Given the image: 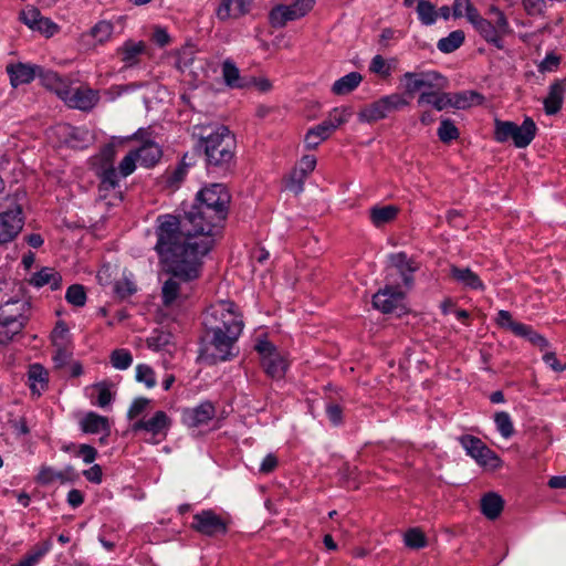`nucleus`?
Masks as SVG:
<instances>
[{
    "mask_svg": "<svg viewBox=\"0 0 566 566\" xmlns=\"http://www.w3.org/2000/svg\"><path fill=\"white\" fill-rule=\"evenodd\" d=\"M156 237L155 250L169 274L161 289L163 303L171 306L189 296L191 282L200 276L201 259L212 249L213 241H185L171 235L169 231L157 229Z\"/></svg>",
    "mask_w": 566,
    "mask_h": 566,
    "instance_id": "obj_1",
    "label": "nucleus"
},
{
    "mask_svg": "<svg viewBox=\"0 0 566 566\" xmlns=\"http://www.w3.org/2000/svg\"><path fill=\"white\" fill-rule=\"evenodd\" d=\"M230 195L221 184H213L198 193V203L184 216L164 214L157 218V230L169 231L185 241L213 240L214 229L227 218Z\"/></svg>",
    "mask_w": 566,
    "mask_h": 566,
    "instance_id": "obj_2",
    "label": "nucleus"
},
{
    "mask_svg": "<svg viewBox=\"0 0 566 566\" xmlns=\"http://www.w3.org/2000/svg\"><path fill=\"white\" fill-rule=\"evenodd\" d=\"M192 137L197 138L196 149L203 151L208 169L228 172L235 163L237 140L224 125H195Z\"/></svg>",
    "mask_w": 566,
    "mask_h": 566,
    "instance_id": "obj_3",
    "label": "nucleus"
},
{
    "mask_svg": "<svg viewBox=\"0 0 566 566\" xmlns=\"http://www.w3.org/2000/svg\"><path fill=\"white\" fill-rule=\"evenodd\" d=\"M234 307L231 302H221L210 307L203 318L207 331L211 332V324H216L222 334L230 333L233 336H239L243 328V322L234 312Z\"/></svg>",
    "mask_w": 566,
    "mask_h": 566,
    "instance_id": "obj_4",
    "label": "nucleus"
},
{
    "mask_svg": "<svg viewBox=\"0 0 566 566\" xmlns=\"http://www.w3.org/2000/svg\"><path fill=\"white\" fill-rule=\"evenodd\" d=\"M490 14L493 15L492 20L479 14L476 19L472 21V24L486 42L502 50L504 48L502 39L510 32L509 21L505 14L496 7L490 9Z\"/></svg>",
    "mask_w": 566,
    "mask_h": 566,
    "instance_id": "obj_5",
    "label": "nucleus"
},
{
    "mask_svg": "<svg viewBox=\"0 0 566 566\" xmlns=\"http://www.w3.org/2000/svg\"><path fill=\"white\" fill-rule=\"evenodd\" d=\"M536 125L531 117H526L521 126L513 122L495 120V139L504 143L513 139L517 148L527 147L536 135Z\"/></svg>",
    "mask_w": 566,
    "mask_h": 566,
    "instance_id": "obj_6",
    "label": "nucleus"
},
{
    "mask_svg": "<svg viewBox=\"0 0 566 566\" xmlns=\"http://www.w3.org/2000/svg\"><path fill=\"white\" fill-rule=\"evenodd\" d=\"M208 345L206 347L203 358L211 364L223 361L232 356V347L239 336L232 334H222V331L216 325L211 324V332L207 331Z\"/></svg>",
    "mask_w": 566,
    "mask_h": 566,
    "instance_id": "obj_7",
    "label": "nucleus"
},
{
    "mask_svg": "<svg viewBox=\"0 0 566 566\" xmlns=\"http://www.w3.org/2000/svg\"><path fill=\"white\" fill-rule=\"evenodd\" d=\"M255 350L261 356V365L266 375L277 379L285 375L286 361L272 343L266 339H259L255 344Z\"/></svg>",
    "mask_w": 566,
    "mask_h": 566,
    "instance_id": "obj_8",
    "label": "nucleus"
},
{
    "mask_svg": "<svg viewBox=\"0 0 566 566\" xmlns=\"http://www.w3.org/2000/svg\"><path fill=\"white\" fill-rule=\"evenodd\" d=\"M405 293L391 285H386L373 296V305L385 314L401 316L407 312L403 304Z\"/></svg>",
    "mask_w": 566,
    "mask_h": 566,
    "instance_id": "obj_9",
    "label": "nucleus"
},
{
    "mask_svg": "<svg viewBox=\"0 0 566 566\" xmlns=\"http://www.w3.org/2000/svg\"><path fill=\"white\" fill-rule=\"evenodd\" d=\"M462 447L479 464L483 467L497 468L500 459L481 439L473 436L460 438Z\"/></svg>",
    "mask_w": 566,
    "mask_h": 566,
    "instance_id": "obj_10",
    "label": "nucleus"
},
{
    "mask_svg": "<svg viewBox=\"0 0 566 566\" xmlns=\"http://www.w3.org/2000/svg\"><path fill=\"white\" fill-rule=\"evenodd\" d=\"M191 527L206 536H214L227 532V523L210 510L193 515Z\"/></svg>",
    "mask_w": 566,
    "mask_h": 566,
    "instance_id": "obj_11",
    "label": "nucleus"
},
{
    "mask_svg": "<svg viewBox=\"0 0 566 566\" xmlns=\"http://www.w3.org/2000/svg\"><path fill=\"white\" fill-rule=\"evenodd\" d=\"M20 207L0 213V243L11 241L23 227Z\"/></svg>",
    "mask_w": 566,
    "mask_h": 566,
    "instance_id": "obj_12",
    "label": "nucleus"
},
{
    "mask_svg": "<svg viewBox=\"0 0 566 566\" xmlns=\"http://www.w3.org/2000/svg\"><path fill=\"white\" fill-rule=\"evenodd\" d=\"M99 101L98 91L87 86L73 87L66 99V105L84 112L91 111Z\"/></svg>",
    "mask_w": 566,
    "mask_h": 566,
    "instance_id": "obj_13",
    "label": "nucleus"
},
{
    "mask_svg": "<svg viewBox=\"0 0 566 566\" xmlns=\"http://www.w3.org/2000/svg\"><path fill=\"white\" fill-rule=\"evenodd\" d=\"M449 276L460 284L463 289L484 291L485 286L480 276L474 273L470 268H460L458 265H450Z\"/></svg>",
    "mask_w": 566,
    "mask_h": 566,
    "instance_id": "obj_14",
    "label": "nucleus"
},
{
    "mask_svg": "<svg viewBox=\"0 0 566 566\" xmlns=\"http://www.w3.org/2000/svg\"><path fill=\"white\" fill-rule=\"evenodd\" d=\"M252 0H221L216 10V15L220 21L237 19L249 12Z\"/></svg>",
    "mask_w": 566,
    "mask_h": 566,
    "instance_id": "obj_15",
    "label": "nucleus"
},
{
    "mask_svg": "<svg viewBox=\"0 0 566 566\" xmlns=\"http://www.w3.org/2000/svg\"><path fill=\"white\" fill-rule=\"evenodd\" d=\"M146 43L144 41L127 40L117 49L125 67H134L139 64L142 55L146 52Z\"/></svg>",
    "mask_w": 566,
    "mask_h": 566,
    "instance_id": "obj_16",
    "label": "nucleus"
},
{
    "mask_svg": "<svg viewBox=\"0 0 566 566\" xmlns=\"http://www.w3.org/2000/svg\"><path fill=\"white\" fill-rule=\"evenodd\" d=\"M566 93V77L555 81L549 86L548 95L544 98V111L547 115L557 114L563 106L564 95Z\"/></svg>",
    "mask_w": 566,
    "mask_h": 566,
    "instance_id": "obj_17",
    "label": "nucleus"
},
{
    "mask_svg": "<svg viewBox=\"0 0 566 566\" xmlns=\"http://www.w3.org/2000/svg\"><path fill=\"white\" fill-rule=\"evenodd\" d=\"M39 71L40 66L24 63L10 64L7 66L10 82L14 87L30 83L35 75H38Z\"/></svg>",
    "mask_w": 566,
    "mask_h": 566,
    "instance_id": "obj_18",
    "label": "nucleus"
},
{
    "mask_svg": "<svg viewBox=\"0 0 566 566\" xmlns=\"http://www.w3.org/2000/svg\"><path fill=\"white\" fill-rule=\"evenodd\" d=\"M80 427L85 433H98L106 432V436L111 434V426L108 418L99 416L95 412L86 413L80 421Z\"/></svg>",
    "mask_w": 566,
    "mask_h": 566,
    "instance_id": "obj_19",
    "label": "nucleus"
},
{
    "mask_svg": "<svg viewBox=\"0 0 566 566\" xmlns=\"http://www.w3.org/2000/svg\"><path fill=\"white\" fill-rule=\"evenodd\" d=\"M222 76L226 84L232 88H249L251 81L247 76H240V71L231 60L222 63Z\"/></svg>",
    "mask_w": 566,
    "mask_h": 566,
    "instance_id": "obj_20",
    "label": "nucleus"
},
{
    "mask_svg": "<svg viewBox=\"0 0 566 566\" xmlns=\"http://www.w3.org/2000/svg\"><path fill=\"white\" fill-rule=\"evenodd\" d=\"M418 106L432 105L437 111H443L451 107L450 93H446L444 90H438L436 92H422L418 97Z\"/></svg>",
    "mask_w": 566,
    "mask_h": 566,
    "instance_id": "obj_21",
    "label": "nucleus"
},
{
    "mask_svg": "<svg viewBox=\"0 0 566 566\" xmlns=\"http://www.w3.org/2000/svg\"><path fill=\"white\" fill-rule=\"evenodd\" d=\"M400 209L397 206H375L369 210V218L376 228H381L396 220Z\"/></svg>",
    "mask_w": 566,
    "mask_h": 566,
    "instance_id": "obj_22",
    "label": "nucleus"
},
{
    "mask_svg": "<svg viewBox=\"0 0 566 566\" xmlns=\"http://www.w3.org/2000/svg\"><path fill=\"white\" fill-rule=\"evenodd\" d=\"M29 308V304L21 300H10L0 306V321H24L27 317L23 315Z\"/></svg>",
    "mask_w": 566,
    "mask_h": 566,
    "instance_id": "obj_23",
    "label": "nucleus"
},
{
    "mask_svg": "<svg viewBox=\"0 0 566 566\" xmlns=\"http://www.w3.org/2000/svg\"><path fill=\"white\" fill-rule=\"evenodd\" d=\"M138 161L145 167L155 166L161 158V149L154 142L144 143L137 150H135Z\"/></svg>",
    "mask_w": 566,
    "mask_h": 566,
    "instance_id": "obj_24",
    "label": "nucleus"
},
{
    "mask_svg": "<svg viewBox=\"0 0 566 566\" xmlns=\"http://www.w3.org/2000/svg\"><path fill=\"white\" fill-rule=\"evenodd\" d=\"M62 276L52 268H43L34 273L30 279V283L36 287L49 284L52 290H57L61 286Z\"/></svg>",
    "mask_w": 566,
    "mask_h": 566,
    "instance_id": "obj_25",
    "label": "nucleus"
},
{
    "mask_svg": "<svg viewBox=\"0 0 566 566\" xmlns=\"http://www.w3.org/2000/svg\"><path fill=\"white\" fill-rule=\"evenodd\" d=\"M363 81V76L358 72H350L345 76L338 78L332 85V93L337 96H343L352 93Z\"/></svg>",
    "mask_w": 566,
    "mask_h": 566,
    "instance_id": "obj_26",
    "label": "nucleus"
},
{
    "mask_svg": "<svg viewBox=\"0 0 566 566\" xmlns=\"http://www.w3.org/2000/svg\"><path fill=\"white\" fill-rule=\"evenodd\" d=\"M214 416V407L210 402H203L186 413V421L191 427L207 423Z\"/></svg>",
    "mask_w": 566,
    "mask_h": 566,
    "instance_id": "obj_27",
    "label": "nucleus"
},
{
    "mask_svg": "<svg viewBox=\"0 0 566 566\" xmlns=\"http://www.w3.org/2000/svg\"><path fill=\"white\" fill-rule=\"evenodd\" d=\"M504 507L503 499L496 493H488L481 500L482 513L489 520H495L500 516Z\"/></svg>",
    "mask_w": 566,
    "mask_h": 566,
    "instance_id": "obj_28",
    "label": "nucleus"
},
{
    "mask_svg": "<svg viewBox=\"0 0 566 566\" xmlns=\"http://www.w3.org/2000/svg\"><path fill=\"white\" fill-rule=\"evenodd\" d=\"M28 376H29L31 391L33 394L40 396L41 391L44 390L48 386L46 369L39 364L31 365Z\"/></svg>",
    "mask_w": 566,
    "mask_h": 566,
    "instance_id": "obj_29",
    "label": "nucleus"
},
{
    "mask_svg": "<svg viewBox=\"0 0 566 566\" xmlns=\"http://www.w3.org/2000/svg\"><path fill=\"white\" fill-rule=\"evenodd\" d=\"M387 112L385 109V106L379 98L378 101L370 103L368 105H365L359 112H358V119L361 123H375L379 119H382L387 117Z\"/></svg>",
    "mask_w": 566,
    "mask_h": 566,
    "instance_id": "obj_30",
    "label": "nucleus"
},
{
    "mask_svg": "<svg viewBox=\"0 0 566 566\" xmlns=\"http://www.w3.org/2000/svg\"><path fill=\"white\" fill-rule=\"evenodd\" d=\"M449 85L448 80L436 71L421 72V93L446 90Z\"/></svg>",
    "mask_w": 566,
    "mask_h": 566,
    "instance_id": "obj_31",
    "label": "nucleus"
},
{
    "mask_svg": "<svg viewBox=\"0 0 566 566\" xmlns=\"http://www.w3.org/2000/svg\"><path fill=\"white\" fill-rule=\"evenodd\" d=\"M332 133L329 132V127L325 126L322 122L321 124L312 127L307 130L304 137V144L307 149H315L322 142L326 140Z\"/></svg>",
    "mask_w": 566,
    "mask_h": 566,
    "instance_id": "obj_32",
    "label": "nucleus"
},
{
    "mask_svg": "<svg viewBox=\"0 0 566 566\" xmlns=\"http://www.w3.org/2000/svg\"><path fill=\"white\" fill-rule=\"evenodd\" d=\"M450 97L452 102L451 107L458 109L468 108L473 104H481L483 101V97L474 91L450 93Z\"/></svg>",
    "mask_w": 566,
    "mask_h": 566,
    "instance_id": "obj_33",
    "label": "nucleus"
},
{
    "mask_svg": "<svg viewBox=\"0 0 566 566\" xmlns=\"http://www.w3.org/2000/svg\"><path fill=\"white\" fill-rule=\"evenodd\" d=\"M270 23L273 28H283L289 21L298 19L297 14L291 12L287 6H276L269 14Z\"/></svg>",
    "mask_w": 566,
    "mask_h": 566,
    "instance_id": "obj_34",
    "label": "nucleus"
},
{
    "mask_svg": "<svg viewBox=\"0 0 566 566\" xmlns=\"http://www.w3.org/2000/svg\"><path fill=\"white\" fill-rule=\"evenodd\" d=\"M464 39V32L462 30H455L448 36L440 39L437 43V48L442 53H452L463 44Z\"/></svg>",
    "mask_w": 566,
    "mask_h": 566,
    "instance_id": "obj_35",
    "label": "nucleus"
},
{
    "mask_svg": "<svg viewBox=\"0 0 566 566\" xmlns=\"http://www.w3.org/2000/svg\"><path fill=\"white\" fill-rule=\"evenodd\" d=\"M27 322L24 321H0V344L4 345L19 334Z\"/></svg>",
    "mask_w": 566,
    "mask_h": 566,
    "instance_id": "obj_36",
    "label": "nucleus"
},
{
    "mask_svg": "<svg viewBox=\"0 0 566 566\" xmlns=\"http://www.w3.org/2000/svg\"><path fill=\"white\" fill-rule=\"evenodd\" d=\"M114 32V24L107 20H101L94 24L90 30V35L94 38L97 43L105 44L111 40Z\"/></svg>",
    "mask_w": 566,
    "mask_h": 566,
    "instance_id": "obj_37",
    "label": "nucleus"
},
{
    "mask_svg": "<svg viewBox=\"0 0 566 566\" xmlns=\"http://www.w3.org/2000/svg\"><path fill=\"white\" fill-rule=\"evenodd\" d=\"M170 427V419L165 411H156L155 415L147 420V432L156 436L165 432Z\"/></svg>",
    "mask_w": 566,
    "mask_h": 566,
    "instance_id": "obj_38",
    "label": "nucleus"
},
{
    "mask_svg": "<svg viewBox=\"0 0 566 566\" xmlns=\"http://www.w3.org/2000/svg\"><path fill=\"white\" fill-rule=\"evenodd\" d=\"M352 116V111L347 107L334 108L327 119L323 120L325 126L329 127V132L333 133L337 127L345 124Z\"/></svg>",
    "mask_w": 566,
    "mask_h": 566,
    "instance_id": "obj_39",
    "label": "nucleus"
},
{
    "mask_svg": "<svg viewBox=\"0 0 566 566\" xmlns=\"http://www.w3.org/2000/svg\"><path fill=\"white\" fill-rule=\"evenodd\" d=\"M452 13L454 18L465 15L471 23L480 14L470 0H454Z\"/></svg>",
    "mask_w": 566,
    "mask_h": 566,
    "instance_id": "obj_40",
    "label": "nucleus"
},
{
    "mask_svg": "<svg viewBox=\"0 0 566 566\" xmlns=\"http://www.w3.org/2000/svg\"><path fill=\"white\" fill-rule=\"evenodd\" d=\"M50 549V539L44 541L42 544L35 546L31 553H29L24 558H22L18 564L13 566H34Z\"/></svg>",
    "mask_w": 566,
    "mask_h": 566,
    "instance_id": "obj_41",
    "label": "nucleus"
},
{
    "mask_svg": "<svg viewBox=\"0 0 566 566\" xmlns=\"http://www.w3.org/2000/svg\"><path fill=\"white\" fill-rule=\"evenodd\" d=\"M405 94L413 96L421 91V72H407L401 77Z\"/></svg>",
    "mask_w": 566,
    "mask_h": 566,
    "instance_id": "obj_42",
    "label": "nucleus"
},
{
    "mask_svg": "<svg viewBox=\"0 0 566 566\" xmlns=\"http://www.w3.org/2000/svg\"><path fill=\"white\" fill-rule=\"evenodd\" d=\"M417 13L420 21L426 25H431L437 20L436 7L428 0L418 1Z\"/></svg>",
    "mask_w": 566,
    "mask_h": 566,
    "instance_id": "obj_43",
    "label": "nucleus"
},
{
    "mask_svg": "<svg viewBox=\"0 0 566 566\" xmlns=\"http://www.w3.org/2000/svg\"><path fill=\"white\" fill-rule=\"evenodd\" d=\"M438 136L442 143L448 144L451 140L458 139L460 133L451 119L444 118L438 128Z\"/></svg>",
    "mask_w": 566,
    "mask_h": 566,
    "instance_id": "obj_44",
    "label": "nucleus"
},
{
    "mask_svg": "<svg viewBox=\"0 0 566 566\" xmlns=\"http://www.w3.org/2000/svg\"><path fill=\"white\" fill-rule=\"evenodd\" d=\"M389 262L392 266L398 269L400 274L403 272L412 273L418 269L415 262L408 259L407 254L403 252L391 254L389 256Z\"/></svg>",
    "mask_w": 566,
    "mask_h": 566,
    "instance_id": "obj_45",
    "label": "nucleus"
},
{
    "mask_svg": "<svg viewBox=\"0 0 566 566\" xmlns=\"http://www.w3.org/2000/svg\"><path fill=\"white\" fill-rule=\"evenodd\" d=\"M494 421L497 430L505 439L511 438L514 434V426L511 420V417L505 411L496 412L494 416Z\"/></svg>",
    "mask_w": 566,
    "mask_h": 566,
    "instance_id": "obj_46",
    "label": "nucleus"
},
{
    "mask_svg": "<svg viewBox=\"0 0 566 566\" xmlns=\"http://www.w3.org/2000/svg\"><path fill=\"white\" fill-rule=\"evenodd\" d=\"M65 298L74 306H84L86 303V292L84 286L81 284L71 285L66 291Z\"/></svg>",
    "mask_w": 566,
    "mask_h": 566,
    "instance_id": "obj_47",
    "label": "nucleus"
},
{
    "mask_svg": "<svg viewBox=\"0 0 566 566\" xmlns=\"http://www.w3.org/2000/svg\"><path fill=\"white\" fill-rule=\"evenodd\" d=\"M195 54L196 52L192 45H186L180 49L177 53L176 67L179 71L185 72L192 65L195 61Z\"/></svg>",
    "mask_w": 566,
    "mask_h": 566,
    "instance_id": "obj_48",
    "label": "nucleus"
},
{
    "mask_svg": "<svg viewBox=\"0 0 566 566\" xmlns=\"http://www.w3.org/2000/svg\"><path fill=\"white\" fill-rule=\"evenodd\" d=\"M111 363L116 369H127L133 363L132 354L126 349H115L111 354Z\"/></svg>",
    "mask_w": 566,
    "mask_h": 566,
    "instance_id": "obj_49",
    "label": "nucleus"
},
{
    "mask_svg": "<svg viewBox=\"0 0 566 566\" xmlns=\"http://www.w3.org/2000/svg\"><path fill=\"white\" fill-rule=\"evenodd\" d=\"M405 544L410 548L419 549L427 545V539L420 528H410L405 534Z\"/></svg>",
    "mask_w": 566,
    "mask_h": 566,
    "instance_id": "obj_50",
    "label": "nucleus"
},
{
    "mask_svg": "<svg viewBox=\"0 0 566 566\" xmlns=\"http://www.w3.org/2000/svg\"><path fill=\"white\" fill-rule=\"evenodd\" d=\"M380 99L385 106L387 114L399 111L400 108L409 104L408 101L401 94L398 93L384 96Z\"/></svg>",
    "mask_w": 566,
    "mask_h": 566,
    "instance_id": "obj_51",
    "label": "nucleus"
},
{
    "mask_svg": "<svg viewBox=\"0 0 566 566\" xmlns=\"http://www.w3.org/2000/svg\"><path fill=\"white\" fill-rule=\"evenodd\" d=\"M369 70L382 78H387L391 75V66L381 55H375L373 57Z\"/></svg>",
    "mask_w": 566,
    "mask_h": 566,
    "instance_id": "obj_52",
    "label": "nucleus"
},
{
    "mask_svg": "<svg viewBox=\"0 0 566 566\" xmlns=\"http://www.w3.org/2000/svg\"><path fill=\"white\" fill-rule=\"evenodd\" d=\"M136 380L145 382L148 388L156 386L155 373L148 365L140 364L136 367Z\"/></svg>",
    "mask_w": 566,
    "mask_h": 566,
    "instance_id": "obj_53",
    "label": "nucleus"
},
{
    "mask_svg": "<svg viewBox=\"0 0 566 566\" xmlns=\"http://www.w3.org/2000/svg\"><path fill=\"white\" fill-rule=\"evenodd\" d=\"M102 181L104 185H108L112 188L113 197L120 200V192L116 189L118 186V177L115 168H106L102 174Z\"/></svg>",
    "mask_w": 566,
    "mask_h": 566,
    "instance_id": "obj_54",
    "label": "nucleus"
},
{
    "mask_svg": "<svg viewBox=\"0 0 566 566\" xmlns=\"http://www.w3.org/2000/svg\"><path fill=\"white\" fill-rule=\"evenodd\" d=\"M171 343V335L168 333H159L147 338V345L154 350H160Z\"/></svg>",
    "mask_w": 566,
    "mask_h": 566,
    "instance_id": "obj_55",
    "label": "nucleus"
},
{
    "mask_svg": "<svg viewBox=\"0 0 566 566\" xmlns=\"http://www.w3.org/2000/svg\"><path fill=\"white\" fill-rule=\"evenodd\" d=\"M149 405H150V399L144 398V397L136 398L128 409L127 418L129 420L137 418L140 413H143L148 408Z\"/></svg>",
    "mask_w": 566,
    "mask_h": 566,
    "instance_id": "obj_56",
    "label": "nucleus"
},
{
    "mask_svg": "<svg viewBox=\"0 0 566 566\" xmlns=\"http://www.w3.org/2000/svg\"><path fill=\"white\" fill-rule=\"evenodd\" d=\"M137 291L136 284L127 277H124L116 282L115 292L122 297L125 298L130 296Z\"/></svg>",
    "mask_w": 566,
    "mask_h": 566,
    "instance_id": "obj_57",
    "label": "nucleus"
},
{
    "mask_svg": "<svg viewBox=\"0 0 566 566\" xmlns=\"http://www.w3.org/2000/svg\"><path fill=\"white\" fill-rule=\"evenodd\" d=\"M306 178L307 177L302 176L296 169H294L287 180L286 188L295 195H298L303 191Z\"/></svg>",
    "mask_w": 566,
    "mask_h": 566,
    "instance_id": "obj_58",
    "label": "nucleus"
},
{
    "mask_svg": "<svg viewBox=\"0 0 566 566\" xmlns=\"http://www.w3.org/2000/svg\"><path fill=\"white\" fill-rule=\"evenodd\" d=\"M137 156L135 151H130L126 155L119 164V172L123 177L130 175L136 167Z\"/></svg>",
    "mask_w": 566,
    "mask_h": 566,
    "instance_id": "obj_59",
    "label": "nucleus"
},
{
    "mask_svg": "<svg viewBox=\"0 0 566 566\" xmlns=\"http://www.w3.org/2000/svg\"><path fill=\"white\" fill-rule=\"evenodd\" d=\"M316 167V158L312 155H305L301 158L295 168L302 176L307 177Z\"/></svg>",
    "mask_w": 566,
    "mask_h": 566,
    "instance_id": "obj_60",
    "label": "nucleus"
},
{
    "mask_svg": "<svg viewBox=\"0 0 566 566\" xmlns=\"http://www.w3.org/2000/svg\"><path fill=\"white\" fill-rule=\"evenodd\" d=\"M21 20L29 25L31 29H34L36 23L41 18L40 11L34 7H29L21 12Z\"/></svg>",
    "mask_w": 566,
    "mask_h": 566,
    "instance_id": "obj_61",
    "label": "nucleus"
},
{
    "mask_svg": "<svg viewBox=\"0 0 566 566\" xmlns=\"http://www.w3.org/2000/svg\"><path fill=\"white\" fill-rule=\"evenodd\" d=\"M523 7L527 14L536 17L544 12L546 3L544 0H523Z\"/></svg>",
    "mask_w": 566,
    "mask_h": 566,
    "instance_id": "obj_62",
    "label": "nucleus"
},
{
    "mask_svg": "<svg viewBox=\"0 0 566 566\" xmlns=\"http://www.w3.org/2000/svg\"><path fill=\"white\" fill-rule=\"evenodd\" d=\"M55 470L48 465H42L35 478V482L42 485H48L55 481Z\"/></svg>",
    "mask_w": 566,
    "mask_h": 566,
    "instance_id": "obj_63",
    "label": "nucleus"
},
{
    "mask_svg": "<svg viewBox=\"0 0 566 566\" xmlns=\"http://www.w3.org/2000/svg\"><path fill=\"white\" fill-rule=\"evenodd\" d=\"M38 76L40 77L42 85L51 91L54 88L59 78L61 77L57 73L52 71H44L41 67L38 73Z\"/></svg>",
    "mask_w": 566,
    "mask_h": 566,
    "instance_id": "obj_64",
    "label": "nucleus"
}]
</instances>
